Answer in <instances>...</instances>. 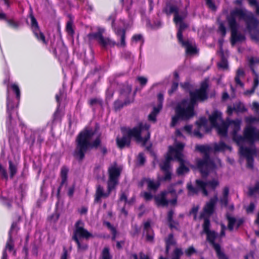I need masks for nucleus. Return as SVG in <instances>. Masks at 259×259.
I'll list each match as a JSON object with an SVG mask.
<instances>
[{"mask_svg": "<svg viewBox=\"0 0 259 259\" xmlns=\"http://www.w3.org/2000/svg\"><path fill=\"white\" fill-rule=\"evenodd\" d=\"M222 118V113L218 110L214 111L209 117V120L213 126H218V119Z\"/></svg>", "mask_w": 259, "mask_h": 259, "instance_id": "393cba45", "label": "nucleus"}, {"mask_svg": "<svg viewBox=\"0 0 259 259\" xmlns=\"http://www.w3.org/2000/svg\"><path fill=\"white\" fill-rule=\"evenodd\" d=\"M132 103H133L132 100L128 98L120 99L119 97L113 103V108L115 111H119L124 106H126Z\"/></svg>", "mask_w": 259, "mask_h": 259, "instance_id": "6ab92c4d", "label": "nucleus"}, {"mask_svg": "<svg viewBox=\"0 0 259 259\" xmlns=\"http://www.w3.org/2000/svg\"><path fill=\"white\" fill-rule=\"evenodd\" d=\"M108 172L109 178L107 181V185L115 189L118 184V179L121 174V169L115 166H112L108 168Z\"/></svg>", "mask_w": 259, "mask_h": 259, "instance_id": "9d476101", "label": "nucleus"}, {"mask_svg": "<svg viewBox=\"0 0 259 259\" xmlns=\"http://www.w3.org/2000/svg\"><path fill=\"white\" fill-rule=\"evenodd\" d=\"M162 109V106L160 104H158L157 107H154L152 112L148 115V119L150 121L154 122L156 121V116L159 113Z\"/></svg>", "mask_w": 259, "mask_h": 259, "instance_id": "bb28decb", "label": "nucleus"}, {"mask_svg": "<svg viewBox=\"0 0 259 259\" xmlns=\"http://www.w3.org/2000/svg\"><path fill=\"white\" fill-rule=\"evenodd\" d=\"M30 17L31 19V28L32 31L33 32L40 29L37 21L34 16L31 14Z\"/></svg>", "mask_w": 259, "mask_h": 259, "instance_id": "37998d69", "label": "nucleus"}, {"mask_svg": "<svg viewBox=\"0 0 259 259\" xmlns=\"http://www.w3.org/2000/svg\"><path fill=\"white\" fill-rule=\"evenodd\" d=\"M145 127L148 128V127H146L140 122L138 125L132 128H128L126 135H123L121 138H116V143L117 147L120 149H122L125 147H130L132 138H134L137 143L141 142L142 145L145 146L150 138V133L148 131L144 137H142V132Z\"/></svg>", "mask_w": 259, "mask_h": 259, "instance_id": "7ed1b4c3", "label": "nucleus"}, {"mask_svg": "<svg viewBox=\"0 0 259 259\" xmlns=\"http://www.w3.org/2000/svg\"><path fill=\"white\" fill-rule=\"evenodd\" d=\"M206 182L207 186H209L213 190H214L219 185L218 181L215 180L208 181Z\"/></svg>", "mask_w": 259, "mask_h": 259, "instance_id": "0e129e2a", "label": "nucleus"}, {"mask_svg": "<svg viewBox=\"0 0 259 259\" xmlns=\"http://www.w3.org/2000/svg\"><path fill=\"white\" fill-rule=\"evenodd\" d=\"M69 169L66 166H63L61 167V172H60V176L61 178V182L60 184V186L58 188L57 192V197L58 199L60 198V192L61 190L62 189V187L64 185V184L66 183L67 181V177H68V172Z\"/></svg>", "mask_w": 259, "mask_h": 259, "instance_id": "a211bd4d", "label": "nucleus"}, {"mask_svg": "<svg viewBox=\"0 0 259 259\" xmlns=\"http://www.w3.org/2000/svg\"><path fill=\"white\" fill-rule=\"evenodd\" d=\"M132 85L130 84L127 81H125L124 83H122L120 85V87L119 90V98L120 99H127V98H128L132 100L133 102H134L137 91L135 90L133 95H132Z\"/></svg>", "mask_w": 259, "mask_h": 259, "instance_id": "ddd939ff", "label": "nucleus"}, {"mask_svg": "<svg viewBox=\"0 0 259 259\" xmlns=\"http://www.w3.org/2000/svg\"><path fill=\"white\" fill-rule=\"evenodd\" d=\"M178 42L181 45L182 47L186 49V52L187 54H193L197 52L196 48L193 47L188 40L182 39V40H179Z\"/></svg>", "mask_w": 259, "mask_h": 259, "instance_id": "4be33fe9", "label": "nucleus"}, {"mask_svg": "<svg viewBox=\"0 0 259 259\" xmlns=\"http://www.w3.org/2000/svg\"><path fill=\"white\" fill-rule=\"evenodd\" d=\"M179 83L177 81H174L172 83L171 88L168 91V93L169 95H171L178 89Z\"/></svg>", "mask_w": 259, "mask_h": 259, "instance_id": "69168bd1", "label": "nucleus"}, {"mask_svg": "<svg viewBox=\"0 0 259 259\" xmlns=\"http://www.w3.org/2000/svg\"><path fill=\"white\" fill-rule=\"evenodd\" d=\"M187 27L188 25L184 22L179 24V27L177 33V37L178 41L183 39V32Z\"/></svg>", "mask_w": 259, "mask_h": 259, "instance_id": "72a5a7b5", "label": "nucleus"}, {"mask_svg": "<svg viewBox=\"0 0 259 259\" xmlns=\"http://www.w3.org/2000/svg\"><path fill=\"white\" fill-rule=\"evenodd\" d=\"M217 253V257L218 259H229L228 256L225 254V253L222 251L221 245L217 246V247L213 248Z\"/></svg>", "mask_w": 259, "mask_h": 259, "instance_id": "a18cd8bd", "label": "nucleus"}, {"mask_svg": "<svg viewBox=\"0 0 259 259\" xmlns=\"http://www.w3.org/2000/svg\"><path fill=\"white\" fill-rule=\"evenodd\" d=\"M4 21H6L7 23V24L8 25V26L13 29H18L19 26V23L17 21H15L14 19H8L7 18V17L6 16V19H5Z\"/></svg>", "mask_w": 259, "mask_h": 259, "instance_id": "49530a36", "label": "nucleus"}, {"mask_svg": "<svg viewBox=\"0 0 259 259\" xmlns=\"http://www.w3.org/2000/svg\"><path fill=\"white\" fill-rule=\"evenodd\" d=\"M181 87L186 93L189 94L190 92H193V85L189 81H185L180 83Z\"/></svg>", "mask_w": 259, "mask_h": 259, "instance_id": "ea45409f", "label": "nucleus"}, {"mask_svg": "<svg viewBox=\"0 0 259 259\" xmlns=\"http://www.w3.org/2000/svg\"><path fill=\"white\" fill-rule=\"evenodd\" d=\"M229 188L228 186H226L223 188V195L220 197L219 202L222 207H227L229 203Z\"/></svg>", "mask_w": 259, "mask_h": 259, "instance_id": "412c9836", "label": "nucleus"}, {"mask_svg": "<svg viewBox=\"0 0 259 259\" xmlns=\"http://www.w3.org/2000/svg\"><path fill=\"white\" fill-rule=\"evenodd\" d=\"M62 117L63 115L61 113V111L60 109V107H57L53 115V122L61 121Z\"/></svg>", "mask_w": 259, "mask_h": 259, "instance_id": "c9c22d12", "label": "nucleus"}, {"mask_svg": "<svg viewBox=\"0 0 259 259\" xmlns=\"http://www.w3.org/2000/svg\"><path fill=\"white\" fill-rule=\"evenodd\" d=\"M13 113H7V116L6 120V126L8 131H11L13 129Z\"/></svg>", "mask_w": 259, "mask_h": 259, "instance_id": "e433bc0d", "label": "nucleus"}, {"mask_svg": "<svg viewBox=\"0 0 259 259\" xmlns=\"http://www.w3.org/2000/svg\"><path fill=\"white\" fill-rule=\"evenodd\" d=\"M137 160L138 164L140 165H143L145 164L146 162V158L144 153L141 152L139 153L137 157Z\"/></svg>", "mask_w": 259, "mask_h": 259, "instance_id": "680f3d73", "label": "nucleus"}, {"mask_svg": "<svg viewBox=\"0 0 259 259\" xmlns=\"http://www.w3.org/2000/svg\"><path fill=\"white\" fill-rule=\"evenodd\" d=\"M196 250L193 246H189L185 251L186 255L188 257L192 256L193 254L196 253Z\"/></svg>", "mask_w": 259, "mask_h": 259, "instance_id": "052dcab7", "label": "nucleus"}, {"mask_svg": "<svg viewBox=\"0 0 259 259\" xmlns=\"http://www.w3.org/2000/svg\"><path fill=\"white\" fill-rule=\"evenodd\" d=\"M218 201L217 195H214L206 203L203 208V212L200 214V219H209V217L213 214L215 209V205Z\"/></svg>", "mask_w": 259, "mask_h": 259, "instance_id": "6e6552de", "label": "nucleus"}, {"mask_svg": "<svg viewBox=\"0 0 259 259\" xmlns=\"http://www.w3.org/2000/svg\"><path fill=\"white\" fill-rule=\"evenodd\" d=\"M114 31L115 34L117 37H120V44H116L114 41H112L109 39V46L114 47L115 45L117 46H120L121 47H125L126 46L125 41V36H126V30L124 28H121L120 27L114 28Z\"/></svg>", "mask_w": 259, "mask_h": 259, "instance_id": "2eb2a0df", "label": "nucleus"}, {"mask_svg": "<svg viewBox=\"0 0 259 259\" xmlns=\"http://www.w3.org/2000/svg\"><path fill=\"white\" fill-rule=\"evenodd\" d=\"M195 150L203 154L202 159L196 160V165L202 178L205 179L208 177L210 170L215 167L214 162L210 157L211 147L208 145H196Z\"/></svg>", "mask_w": 259, "mask_h": 259, "instance_id": "20e7f679", "label": "nucleus"}, {"mask_svg": "<svg viewBox=\"0 0 259 259\" xmlns=\"http://www.w3.org/2000/svg\"><path fill=\"white\" fill-rule=\"evenodd\" d=\"M182 160H177L180 163V166L177 169V173L179 175H182L184 173L188 172L189 171V168L184 164L183 158H181Z\"/></svg>", "mask_w": 259, "mask_h": 259, "instance_id": "473e14b6", "label": "nucleus"}, {"mask_svg": "<svg viewBox=\"0 0 259 259\" xmlns=\"http://www.w3.org/2000/svg\"><path fill=\"white\" fill-rule=\"evenodd\" d=\"M203 232L206 235L207 241L212 246L213 248L220 245L215 243V240L218 237V233L214 230H210V221L209 219H205L202 225Z\"/></svg>", "mask_w": 259, "mask_h": 259, "instance_id": "0eeeda50", "label": "nucleus"}, {"mask_svg": "<svg viewBox=\"0 0 259 259\" xmlns=\"http://www.w3.org/2000/svg\"><path fill=\"white\" fill-rule=\"evenodd\" d=\"M0 172L1 175V178L5 179L6 181H8L9 176L7 172V170L3 167L2 165L0 163Z\"/></svg>", "mask_w": 259, "mask_h": 259, "instance_id": "e2e57ef3", "label": "nucleus"}, {"mask_svg": "<svg viewBox=\"0 0 259 259\" xmlns=\"http://www.w3.org/2000/svg\"><path fill=\"white\" fill-rule=\"evenodd\" d=\"M144 233H145L146 240L147 241L150 242H153L154 238V233L153 230L152 229L145 231H144Z\"/></svg>", "mask_w": 259, "mask_h": 259, "instance_id": "c03bdc74", "label": "nucleus"}, {"mask_svg": "<svg viewBox=\"0 0 259 259\" xmlns=\"http://www.w3.org/2000/svg\"><path fill=\"white\" fill-rule=\"evenodd\" d=\"M236 112H243L246 110L244 105L241 102L234 104V109Z\"/></svg>", "mask_w": 259, "mask_h": 259, "instance_id": "de8ad7c7", "label": "nucleus"}, {"mask_svg": "<svg viewBox=\"0 0 259 259\" xmlns=\"http://www.w3.org/2000/svg\"><path fill=\"white\" fill-rule=\"evenodd\" d=\"M69 16L70 17V19L66 23L65 31L69 35L71 36H73V35L75 34V31L73 25V20L72 19L70 15H69Z\"/></svg>", "mask_w": 259, "mask_h": 259, "instance_id": "a878e982", "label": "nucleus"}, {"mask_svg": "<svg viewBox=\"0 0 259 259\" xmlns=\"http://www.w3.org/2000/svg\"><path fill=\"white\" fill-rule=\"evenodd\" d=\"M216 127H218V134L222 136H226L228 133V125L226 124H223Z\"/></svg>", "mask_w": 259, "mask_h": 259, "instance_id": "a19ab883", "label": "nucleus"}, {"mask_svg": "<svg viewBox=\"0 0 259 259\" xmlns=\"http://www.w3.org/2000/svg\"><path fill=\"white\" fill-rule=\"evenodd\" d=\"M183 254V251L181 248H175L171 254V259H180Z\"/></svg>", "mask_w": 259, "mask_h": 259, "instance_id": "4c0bfd02", "label": "nucleus"}, {"mask_svg": "<svg viewBox=\"0 0 259 259\" xmlns=\"http://www.w3.org/2000/svg\"><path fill=\"white\" fill-rule=\"evenodd\" d=\"M218 31L220 33L222 37H224L226 35V28L223 22H221L219 24Z\"/></svg>", "mask_w": 259, "mask_h": 259, "instance_id": "bf43d9fd", "label": "nucleus"}, {"mask_svg": "<svg viewBox=\"0 0 259 259\" xmlns=\"http://www.w3.org/2000/svg\"><path fill=\"white\" fill-rule=\"evenodd\" d=\"M183 17L179 14V12L174 15V22L176 24H180L183 21Z\"/></svg>", "mask_w": 259, "mask_h": 259, "instance_id": "774afa93", "label": "nucleus"}, {"mask_svg": "<svg viewBox=\"0 0 259 259\" xmlns=\"http://www.w3.org/2000/svg\"><path fill=\"white\" fill-rule=\"evenodd\" d=\"M206 5L207 7L212 11L215 12L217 10V7L216 6L214 2L212 0H205Z\"/></svg>", "mask_w": 259, "mask_h": 259, "instance_id": "6e6d98bb", "label": "nucleus"}, {"mask_svg": "<svg viewBox=\"0 0 259 259\" xmlns=\"http://www.w3.org/2000/svg\"><path fill=\"white\" fill-rule=\"evenodd\" d=\"M238 140H245L251 143L259 141V129L251 125H246L244 129L243 136H240Z\"/></svg>", "mask_w": 259, "mask_h": 259, "instance_id": "423d86ee", "label": "nucleus"}, {"mask_svg": "<svg viewBox=\"0 0 259 259\" xmlns=\"http://www.w3.org/2000/svg\"><path fill=\"white\" fill-rule=\"evenodd\" d=\"M196 187H194L191 183L187 185V188L189 194H197L199 191H201L203 195L205 196L208 195V192L206 189V182L200 179L195 180Z\"/></svg>", "mask_w": 259, "mask_h": 259, "instance_id": "1a4fd4ad", "label": "nucleus"}, {"mask_svg": "<svg viewBox=\"0 0 259 259\" xmlns=\"http://www.w3.org/2000/svg\"><path fill=\"white\" fill-rule=\"evenodd\" d=\"M146 182L149 190L156 191L160 186V183L159 182H155L154 181L150 179L147 180Z\"/></svg>", "mask_w": 259, "mask_h": 259, "instance_id": "f704fd0d", "label": "nucleus"}, {"mask_svg": "<svg viewBox=\"0 0 259 259\" xmlns=\"http://www.w3.org/2000/svg\"><path fill=\"white\" fill-rule=\"evenodd\" d=\"M248 15L249 14L247 13L246 10L236 8L231 12L230 16L227 17L228 25L231 26V24L232 22L234 23V26H238L236 20V17H237L240 19H242L244 21Z\"/></svg>", "mask_w": 259, "mask_h": 259, "instance_id": "9b49d317", "label": "nucleus"}, {"mask_svg": "<svg viewBox=\"0 0 259 259\" xmlns=\"http://www.w3.org/2000/svg\"><path fill=\"white\" fill-rule=\"evenodd\" d=\"M231 26H229L231 30V43L232 45H234L237 42L242 41L245 39L244 35L238 33V26H234V23H231Z\"/></svg>", "mask_w": 259, "mask_h": 259, "instance_id": "dca6fc26", "label": "nucleus"}, {"mask_svg": "<svg viewBox=\"0 0 259 259\" xmlns=\"http://www.w3.org/2000/svg\"><path fill=\"white\" fill-rule=\"evenodd\" d=\"M20 228L18 227V223L16 222H14L12 223L10 229L8 232V236L10 235H12L13 232H15L17 233L18 231L19 230Z\"/></svg>", "mask_w": 259, "mask_h": 259, "instance_id": "5fc2aeb1", "label": "nucleus"}, {"mask_svg": "<svg viewBox=\"0 0 259 259\" xmlns=\"http://www.w3.org/2000/svg\"><path fill=\"white\" fill-rule=\"evenodd\" d=\"M208 81L205 80L200 83L199 89L189 92V98H183L176 104L174 108L175 115L171 119L170 127H175L179 121H187L195 116V106L208 98Z\"/></svg>", "mask_w": 259, "mask_h": 259, "instance_id": "f257e3e1", "label": "nucleus"}, {"mask_svg": "<svg viewBox=\"0 0 259 259\" xmlns=\"http://www.w3.org/2000/svg\"><path fill=\"white\" fill-rule=\"evenodd\" d=\"M165 244L171 246L176 244V241L174 239L172 233L168 234L167 238L165 239Z\"/></svg>", "mask_w": 259, "mask_h": 259, "instance_id": "603ef678", "label": "nucleus"}, {"mask_svg": "<svg viewBox=\"0 0 259 259\" xmlns=\"http://www.w3.org/2000/svg\"><path fill=\"white\" fill-rule=\"evenodd\" d=\"M163 12L167 15H170L171 14H177L179 12L178 7L170 3H166L165 7L163 9Z\"/></svg>", "mask_w": 259, "mask_h": 259, "instance_id": "b1692460", "label": "nucleus"}, {"mask_svg": "<svg viewBox=\"0 0 259 259\" xmlns=\"http://www.w3.org/2000/svg\"><path fill=\"white\" fill-rule=\"evenodd\" d=\"M244 21L246 23V28L249 31H252L256 29L259 24L258 20L251 13H249V15Z\"/></svg>", "mask_w": 259, "mask_h": 259, "instance_id": "f3484780", "label": "nucleus"}, {"mask_svg": "<svg viewBox=\"0 0 259 259\" xmlns=\"http://www.w3.org/2000/svg\"><path fill=\"white\" fill-rule=\"evenodd\" d=\"M115 189L107 185V190L105 192L104 187L100 184L96 185L94 196V202L101 203L102 198H106L109 196L111 192Z\"/></svg>", "mask_w": 259, "mask_h": 259, "instance_id": "f8f14e48", "label": "nucleus"}, {"mask_svg": "<svg viewBox=\"0 0 259 259\" xmlns=\"http://www.w3.org/2000/svg\"><path fill=\"white\" fill-rule=\"evenodd\" d=\"M95 134L96 131L85 128L77 135L75 141V148L72 154L78 162H82L87 152L92 149L99 148L103 156L107 154L108 150L106 146L101 144L100 136H97L92 142H91V140Z\"/></svg>", "mask_w": 259, "mask_h": 259, "instance_id": "f03ea898", "label": "nucleus"}, {"mask_svg": "<svg viewBox=\"0 0 259 259\" xmlns=\"http://www.w3.org/2000/svg\"><path fill=\"white\" fill-rule=\"evenodd\" d=\"M255 193L259 194V182H256L254 187L248 188V194L249 196H252Z\"/></svg>", "mask_w": 259, "mask_h": 259, "instance_id": "09e8293b", "label": "nucleus"}, {"mask_svg": "<svg viewBox=\"0 0 259 259\" xmlns=\"http://www.w3.org/2000/svg\"><path fill=\"white\" fill-rule=\"evenodd\" d=\"M218 67L223 70H227L228 68V61L224 55L222 56L220 62L218 63Z\"/></svg>", "mask_w": 259, "mask_h": 259, "instance_id": "58836bf2", "label": "nucleus"}, {"mask_svg": "<svg viewBox=\"0 0 259 259\" xmlns=\"http://www.w3.org/2000/svg\"><path fill=\"white\" fill-rule=\"evenodd\" d=\"M88 104L91 107H93L96 105H102V101L97 98H91L89 100Z\"/></svg>", "mask_w": 259, "mask_h": 259, "instance_id": "864d4df0", "label": "nucleus"}, {"mask_svg": "<svg viewBox=\"0 0 259 259\" xmlns=\"http://www.w3.org/2000/svg\"><path fill=\"white\" fill-rule=\"evenodd\" d=\"M74 227L72 240L75 242L78 249L83 250L87 249L88 246L87 244L82 245L79 239L84 238L88 240L90 238L93 237V234L84 228L83 223L81 220H78L75 223Z\"/></svg>", "mask_w": 259, "mask_h": 259, "instance_id": "39448f33", "label": "nucleus"}, {"mask_svg": "<svg viewBox=\"0 0 259 259\" xmlns=\"http://www.w3.org/2000/svg\"><path fill=\"white\" fill-rule=\"evenodd\" d=\"M9 171L10 173V178L13 179L18 171L17 164L14 163L12 160H9Z\"/></svg>", "mask_w": 259, "mask_h": 259, "instance_id": "cd10ccee", "label": "nucleus"}, {"mask_svg": "<svg viewBox=\"0 0 259 259\" xmlns=\"http://www.w3.org/2000/svg\"><path fill=\"white\" fill-rule=\"evenodd\" d=\"M14 241L13 239V237L12 235H10L8 236V238L6 242L5 248L4 250L8 249L9 251H12L14 250V254L15 255L16 251V250H14Z\"/></svg>", "mask_w": 259, "mask_h": 259, "instance_id": "2f4dec72", "label": "nucleus"}, {"mask_svg": "<svg viewBox=\"0 0 259 259\" xmlns=\"http://www.w3.org/2000/svg\"><path fill=\"white\" fill-rule=\"evenodd\" d=\"M32 32L35 37L38 41L42 42L45 45H48V41L46 40L45 34L40 31V29L37 30L33 31Z\"/></svg>", "mask_w": 259, "mask_h": 259, "instance_id": "c85d7f7f", "label": "nucleus"}, {"mask_svg": "<svg viewBox=\"0 0 259 259\" xmlns=\"http://www.w3.org/2000/svg\"><path fill=\"white\" fill-rule=\"evenodd\" d=\"M11 88L13 92L16 94V98L19 99L20 97V91L19 87L16 84H13Z\"/></svg>", "mask_w": 259, "mask_h": 259, "instance_id": "338daca9", "label": "nucleus"}, {"mask_svg": "<svg viewBox=\"0 0 259 259\" xmlns=\"http://www.w3.org/2000/svg\"><path fill=\"white\" fill-rule=\"evenodd\" d=\"M184 147V145L182 143H178L175 147H173L171 146H169L170 152H172L175 154L174 159L176 160H181L183 158V155L182 151Z\"/></svg>", "mask_w": 259, "mask_h": 259, "instance_id": "aec40b11", "label": "nucleus"}, {"mask_svg": "<svg viewBox=\"0 0 259 259\" xmlns=\"http://www.w3.org/2000/svg\"><path fill=\"white\" fill-rule=\"evenodd\" d=\"M102 259H112V256L110 253V249L109 247L106 246L104 247L101 252Z\"/></svg>", "mask_w": 259, "mask_h": 259, "instance_id": "79ce46f5", "label": "nucleus"}, {"mask_svg": "<svg viewBox=\"0 0 259 259\" xmlns=\"http://www.w3.org/2000/svg\"><path fill=\"white\" fill-rule=\"evenodd\" d=\"M102 36V34L100 32L90 33L88 35V38L90 39H97L99 41Z\"/></svg>", "mask_w": 259, "mask_h": 259, "instance_id": "4d7b16f0", "label": "nucleus"}, {"mask_svg": "<svg viewBox=\"0 0 259 259\" xmlns=\"http://www.w3.org/2000/svg\"><path fill=\"white\" fill-rule=\"evenodd\" d=\"M240 152L241 155L244 156L246 159L247 167L252 169L253 168V155L255 154V150L248 147H241Z\"/></svg>", "mask_w": 259, "mask_h": 259, "instance_id": "4468645a", "label": "nucleus"}, {"mask_svg": "<svg viewBox=\"0 0 259 259\" xmlns=\"http://www.w3.org/2000/svg\"><path fill=\"white\" fill-rule=\"evenodd\" d=\"M167 193L166 192H162L160 193V196H155L154 197V199L156 202V204L157 206H167L168 204V200H167L166 198V195Z\"/></svg>", "mask_w": 259, "mask_h": 259, "instance_id": "5701e85b", "label": "nucleus"}, {"mask_svg": "<svg viewBox=\"0 0 259 259\" xmlns=\"http://www.w3.org/2000/svg\"><path fill=\"white\" fill-rule=\"evenodd\" d=\"M231 147L226 144L224 142H220L219 144L215 143L213 146L214 152H223L226 149H230Z\"/></svg>", "mask_w": 259, "mask_h": 259, "instance_id": "7c9ffc66", "label": "nucleus"}, {"mask_svg": "<svg viewBox=\"0 0 259 259\" xmlns=\"http://www.w3.org/2000/svg\"><path fill=\"white\" fill-rule=\"evenodd\" d=\"M230 126L232 128V133L235 136L240 130L241 121L239 119L233 120L230 122Z\"/></svg>", "mask_w": 259, "mask_h": 259, "instance_id": "c756f323", "label": "nucleus"}, {"mask_svg": "<svg viewBox=\"0 0 259 259\" xmlns=\"http://www.w3.org/2000/svg\"><path fill=\"white\" fill-rule=\"evenodd\" d=\"M14 110V104L8 97L7 99V113H13Z\"/></svg>", "mask_w": 259, "mask_h": 259, "instance_id": "3c124183", "label": "nucleus"}, {"mask_svg": "<svg viewBox=\"0 0 259 259\" xmlns=\"http://www.w3.org/2000/svg\"><path fill=\"white\" fill-rule=\"evenodd\" d=\"M227 219L228 221V229L229 231H232L233 230L236 220L235 218L229 215L227 216Z\"/></svg>", "mask_w": 259, "mask_h": 259, "instance_id": "8fccbe9b", "label": "nucleus"}, {"mask_svg": "<svg viewBox=\"0 0 259 259\" xmlns=\"http://www.w3.org/2000/svg\"><path fill=\"white\" fill-rule=\"evenodd\" d=\"M164 172V176L162 178L161 180L163 181H170L172 178V173L170 170L163 171Z\"/></svg>", "mask_w": 259, "mask_h": 259, "instance_id": "13d9d810", "label": "nucleus"}]
</instances>
